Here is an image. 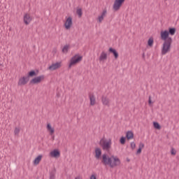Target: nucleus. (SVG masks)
<instances>
[{
  "label": "nucleus",
  "mask_w": 179,
  "mask_h": 179,
  "mask_svg": "<svg viewBox=\"0 0 179 179\" xmlns=\"http://www.w3.org/2000/svg\"><path fill=\"white\" fill-rule=\"evenodd\" d=\"M101 163L103 166H109L110 169L118 167L121 164V160L117 157L112 155L110 157L107 154L102 155Z\"/></svg>",
  "instance_id": "obj_1"
},
{
  "label": "nucleus",
  "mask_w": 179,
  "mask_h": 179,
  "mask_svg": "<svg viewBox=\"0 0 179 179\" xmlns=\"http://www.w3.org/2000/svg\"><path fill=\"white\" fill-rule=\"evenodd\" d=\"M38 75V70L34 71L31 70L28 72L27 76H23L18 80V86H24V85H27L29 80H30V78H34V76H37Z\"/></svg>",
  "instance_id": "obj_2"
},
{
  "label": "nucleus",
  "mask_w": 179,
  "mask_h": 179,
  "mask_svg": "<svg viewBox=\"0 0 179 179\" xmlns=\"http://www.w3.org/2000/svg\"><path fill=\"white\" fill-rule=\"evenodd\" d=\"M171 44H173V38H169L168 41H164L161 52L162 55H166V54L171 51Z\"/></svg>",
  "instance_id": "obj_3"
},
{
  "label": "nucleus",
  "mask_w": 179,
  "mask_h": 179,
  "mask_svg": "<svg viewBox=\"0 0 179 179\" xmlns=\"http://www.w3.org/2000/svg\"><path fill=\"white\" fill-rule=\"evenodd\" d=\"M99 145L101 146L103 150L108 151L111 149V139H109L108 141L104 140V138H101L99 141Z\"/></svg>",
  "instance_id": "obj_4"
},
{
  "label": "nucleus",
  "mask_w": 179,
  "mask_h": 179,
  "mask_svg": "<svg viewBox=\"0 0 179 179\" xmlns=\"http://www.w3.org/2000/svg\"><path fill=\"white\" fill-rule=\"evenodd\" d=\"M83 58V57L79 55H76L75 56H73L70 60L69 68H71L72 66H73V65H76V64H79V62L82 61Z\"/></svg>",
  "instance_id": "obj_5"
},
{
  "label": "nucleus",
  "mask_w": 179,
  "mask_h": 179,
  "mask_svg": "<svg viewBox=\"0 0 179 179\" xmlns=\"http://www.w3.org/2000/svg\"><path fill=\"white\" fill-rule=\"evenodd\" d=\"M124 2L125 0H115L113 6V10H114V12H118V10L121 9L122 3H124Z\"/></svg>",
  "instance_id": "obj_6"
},
{
  "label": "nucleus",
  "mask_w": 179,
  "mask_h": 179,
  "mask_svg": "<svg viewBox=\"0 0 179 179\" xmlns=\"http://www.w3.org/2000/svg\"><path fill=\"white\" fill-rule=\"evenodd\" d=\"M44 78H45L44 75L35 77L30 80L29 85H37L38 83H41V82H43V80Z\"/></svg>",
  "instance_id": "obj_7"
},
{
  "label": "nucleus",
  "mask_w": 179,
  "mask_h": 179,
  "mask_svg": "<svg viewBox=\"0 0 179 179\" xmlns=\"http://www.w3.org/2000/svg\"><path fill=\"white\" fill-rule=\"evenodd\" d=\"M62 66V62H57L56 63H52L48 68V69L49 71H57V69H59Z\"/></svg>",
  "instance_id": "obj_8"
},
{
  "label": "nucleus",
  "mask_w": 179,
  "mask_h": 179,
  "mask_svg": "<svg viewBox=\"0 0 179 179\" xmlns=\"http://www.w3.org/2000/svg\"><path fill=\"white\" fill-rule=\"evenodd\" d=\"M169 31L168 30H165V31H161V38L164 41H169V39L172 38L171 37L169 36Z\"/></svg>",
  "instance_id": "obj_9"
},
{
  "label": "nucleus",
  "mask_w": 179,
  "mask_h": 179,
  "mask_svg": "<svg viewBox=\"0 0 179 179\" xmlns=\"http://www.w3.org/2000/svg\"><path fill=\"white\" fill-rule=\"evenodd\" d=\"M33 20V18H31V16L29 15V14L26 13L24 15V23L27 26L30 24V22Z\"/></svg>",
  "instance_id": "obj_10"
},
{
  "label": "nucleus",
  "mask_w": 179,
  "mask_h": 179,
  "mask_svg": "<svg viewBox=\"0 0 179 179\" xmlns=\"http://www.w3.org/2000/svg\"><path fill=\"white\" fill-rule=\"evenodd\" d=\"M64 26H65L66 30H69V29H71V27L72 26V17H69L66 19V22L64 23Z\"/></svg>",
  "instance_id": "obj_11"
},
{
  "label": "nucleus",
  "mask_w": 179,
  "mask_h": 179,
  "mask_svg": "<svg viewBox=\"0 0 179 179\" xmlns=\"http://www.w3.org/2000/svg\"><path fill=\"white\" fill-rule=\"evenodd\" d=\"M50 155L51 157H55L56 159H58V157L61 156V152L58 150L55 149L50 152Z\"/></svg>",
  "instance_id": "obj_12"
},
{
  "label": "nucleus",
  "mask_w": 179,
  "mask_h": 179,
  "mask_svg": "<svg viewBox=\"0 0 179 179\" xmlns=\"http://www.w3.org/2000/svg\"><path fill=\"white\" fill-rule=\"evenodd\" d=\"M101 101L103 106H110V99L107 96L103 95L101 96Z\"/></svg>",
  "instance_id": "obj_13"
},
{
  "label": "nucleus",
  "mask_w": 179,
  "mask_h": 179,
  "mask_svg": "<svg viewBox=\"0 0 179 179\" xmlns=\"http://www.w3.org/2000/svg\"><path fill=\"white\" fill-rule=\"evenodd\" d=\"M108 52H110V54H113L114 56L115 59H118V52H117V50L113 48H110L108 49Z\"/></svg>",
  "instance_id": "obj_14"
},
{
  "label": "nucleus",
  "mask_w": 179,
  "mask_h": 179,
  "mask_svg": "<svg viewBox=\"0 0 179 179\" xmlns=\"http://www.w3.org/2000/svg\"><path fill=\"white\" fill-rule=\"evenodd\" d=\"M100 157H101V149L96 148L95 149V158L97 159V160H99Z\"/></svg>",
  "instance_id": "obj_15"
},
{
  "label": "nucleus",
  "mask_w": 179,
  "mask_h": 179,
  "mask_svg": "<svg viewBox=\"0 0 179 179\" xmlns=\"http://www.w3.org/2000/svg\"><path fill=\"white\" fill-rule=\"evenodd\" d=\"M41 159H43V155H38L35 159L34 160V166H38L40 164V162H41Z\"/></svg>",
  "instance_id": "obj_16"
},
{
  "label": "nucleus",
  "mask_w": 179,
  "mask_h": 179,
  "mask_svg": "<svg viewBox=\"0 0 179 179\" xmlns=\"http://www.w3.org/2000/svg\"><path fill=\"white\" fill-rule=\"evenodd\" d=\"M90 106H94L96 104V97L94 94H89Z\"/></svg>",
  "instance_id": "obj_17"
},
{
  "label": "nucleus",
  "mask_w": 179,
  "mask_h": 179,
  "mask_svg": "<svg viewBox=\"0 0 179 179\" xmlns=\"http://www.w3.org/2000/svg\"><path fill=\"white\" fill-rule=\"evenodd\" d=\"M106 59H107V53H106L105 52H102L99 58V61L101 62L103 61H106Z\"/></svg>",
  "instance_id": "obj_18"
},
{
  "label": "nucleus",
  "mask_w": 179,
  "mask_h": 179,
  "mask_svg": "<svg viewBox=\"0 0 179 179\" xmlns=\"http://www.w3.org/2000/svg\"><path fill=\"white\" fill-rule=\"evenodd\" d=\"M126 138L127 141H129L130 139H134V132L128 131L126 134Z\"/></svg>",
  "instance_id": "obj_19"
},
{
  "label": "nucleus",
  "mask_w": 179,
  "mask_h": 179,
  "mask_svg": "<svg viewBox=\"0 0 179 179\" xmlns=\"http://www.w3.org/2000/svg\"><path fill=\"white\" fill-rule=\"evenodd\" d=\"M176 31H177V29L174 27H169L168 30V33L169 36H174L176 34Z\"/></svg>",
  "instance_id": "obj_20"
},
{
  "label": "nucleus",
  "mask_w": 179,
  "mask_h": 179,
  "mask_svg": "<svg viewBox=\"0 0 179 179\" xmlns=\"http://www.w3.org/2000/svg\"><path fill=\"white\" fill-rule=\"evenodd\" d=\"M47 129H48V131H49L50 132V135H52V134H54V132H55V130L54 129V128H52L51 127L50 124H47Z\"/></svg>",
  "instance_id": "obj_21"
},
{
  "label": "nucleus",
  "mask_w": 179,
  "mask_h": 179,
  "mask_svg": "<svg viewBox=\"0 0 179 179\" xmlns=\"http://www.w3.org/2000/svg\"><path fill=\"white\" fill-rule=\"evenodd\" d=\"M153 43H155V41L153 40V38L151 37L148 41V45L149 47H153Z\"/></svg>",
  "instance_id": "obj_22"
},
{
  "label": "nucleus",
  "mask_w": 179,
  "mask_h": 179,
  "mask_svg": "<svg viewBox=\"0 0 179 179\" xmlns=\"http://www.w3.org/2000/svg\"><path fill=\"white\" fill-rule=\"evenodd\" d=\"M153 125H154V128H155V129H162V126H160V124H159V122H154Z\"/></svg>",
  "instance_id": "obj_23"
},
{
  "label": "nucleus",
  "mask_w": 179,
  "mask_h": 179,
  "mask_svg": "<svg viewBox=\"0 0 179 179\" xmlns=\"http://www.w3.org/2000/svg\"><path fill=\"white\" fill-rule=\"evenodd\" d=\"M76 13L78 15V17H82V15H83V12L82 11V8H78L76 10Z\"/></svg>",
  "instance_id": "obj_24"
},
{
  "label": "nucleus",
  "mask_w": 179,
  "mask_h": 179,
  "mask_svg": "<svg viewBox=\"0 0 179 179\" xmlns=\"http://www.w3.org/2000/svg\"><path fill=\"white\" fill-rule=\"evenodd\" d=\"M62 51V52H68V51H69V45H65Z\"/></svg>",
  "instance_id": "obj_25"
},
{
  "label": "nucleus",
  "mask_w": 179,
  "mask_h": 179,
  "mask_svg": "<svg viewBox=\"0 0 179 179\" xmlns=\"http://www.w3.org/2000/svg\"><path fill=\"white\" fill-rule=\"evenodd\" d=\"M126 141L127 139L125 138V137L122 136L120 139V143H121V145H125Z\"/></svg>",
  "instance_id": "obj_26"
},
{
  "label": "nucleus",
  "mask_w": 179,
  "mask_h": 179,
  "mask_svg": "<svg viewBox=\"0 0 179 179\" xmlns=\"http://www.w3.org/2000/svg\"><path fill=\"white\" fill-rule=\"evenodd\" d=\"M171 155H172V156H176V155H177V150L172 148L171 150Z\"/></svg>",
  "instance_id": "obj_27"
},
{
  "label": "nucleus",
  "mask_w": 179,
  "mask_h": 179,
  "mask_svg": "<svg viewBox=\"0 0 179 179\" xmlns=\"http://www.w3.org/2000/svg\"><path fill=\"white\" fill-rule=\"evenodd\" d=\"M20 132V129L15 127V129L14 130L15 135H19Z\"/></svg>",
  "instance_id": "obj_28"
},
{
  "label": "nucleus",
  "mask_w": 179,
  "mask_h": 179,
  "mask_svg": "<svg viewBox=\"0 0 179 179\" xmlns=\"http://www.w3.org/2000/svg\"><path fill=\"white\" fill-rule=\"evenodd\" d=\"M107 15V9H104L101 15V16H102V17H104L105 16H106Z\"/></svg>",
  "instance_id": "obj_29"
},
{
  "label": "nucleus",
  "mask_w": 179,
  "mask_h": 179,
  "mask_svg": "<svg viewBox=\"0 0 179 179\" xmlns=\"http://www.w3.org/2000/svg\"><path fill=\"white\" fill-rule=\"evenodd\" d=\"M131 148L134 150L136 148V144H135V142H131Z\"/></svg>",
  "instance_id": "obj_30"
},
{
  "label": "nucleus",
  "mask_w": 179,
  "mask_h": 179,
  "mask_svg": "<svg viewBox=\"0 0 179 179\" xmlns=\"http://www.w3.org/2000/svg\"><path fill=\"white\" fill-rule=\"evenodd\" d=\"M98 20H99V23H101L102 22H103V20H104V17H103V16H99V17H98Z\"/></svg>",
  "instance_id": "obj_31"
},
{
  "label": "nucleus",
  "mask_w": 179,
  "mask_h": 179,
  "mask_svg": "<svg viewBox=\"0 0 179 179\" xmlns=\"http://www.w3.org/2000/svg\"><path fill=\"white\" fill-rule=\"evenodd\" d=\"M143 148H145V144H143V143H140L138 145V148L143 149Z\"/></svg>",
  "instance_id": "obj_32"
},
{
  "label": "nucleus",
  "mask_w": 179,
  "mask_h": 179,
  "mask_svg": "<svg viewBox=\"0 0 179 179\" xmlns=\"http://www.w3.org/2000/svg\"><path fill=\"white\" fill-rule=\"evenodd\" d=\"M90 179H97V175L96 174H92Z\"/></svg>",
  "instance_id": "obj_33"
},
{
  "label": "nucleus",
  "mask_w": 179,
  "mask_h": 179,
  "mask_svg": "<svg viewBox=\"0 0 179 179\" xmlns=\"http://www.w3.org/2000/svg\"><path fill=\"white\" fill-rule=\"evenodd\" d=\"M50 179H55V174H54L53 173H50Z\"/></svg>",
  "instance_id": "obj_34"
},
{
  "label": "nucleus",
  "mask_w": 179,
  "mask_h": 179,
  "mask_svg": "<svg viewBox=\"0 0 179 179\" xmlns=\"http://www.w3.org/2000/svg\"><path fill=\"white\" fill-rule=\"evenodd\" d=\"M142 153V148H138L136 152V155H141Z\"/></svg>",
  "instance_id": "obj_35"
},
{
  "label": "nucleus",
  "mask_w": 179,
  "mask_h": 179,
  "mask_svg": "<svg viewBox=\"0 0 179 179\" xmlns=\"http://www.w3.org/2000/svg\"><path fill=\"white\" fill-rule=\"evenodd\" d=\"M152 96H149V99H148V104H152Z\"/></svg>",
  "instance_id": "obj_36"
},
{
  "label": "nucleus",
  "mask_w": 179,
  "mask_h": 179,
  "mask_svg": "<svg viewBox=\"0 0 179 179\" xmlns=\"http://www.w3.org/2000/svg\"><path fill=\"white\" fill-rule=\"evenodd\" d=\"M142 58H143V59H145V52L143 53V55H142Z\"/></svg>",
  "instance_id": "obj_37"
},
{
  "label": "nucleus",
  "mask_w": 179,
  "mask_h": 179,
  "mask_svg": "<svg viewBox=\"0 0 179 179\" xmlns=\"http://www.w3.org/2000/svg\"><path fill=\"white\" fill-rule=\"evenodd\" d=\"M52 141H55V136H52Z\"/></svg>",
  "instance_id": "obj_38"
},
{
  "label": "nucleus",
  "mask_w": 179,
  "mask_h": 179,
  "mask_svg": "<svg viewBox=\"0 0 179 179\" xmlns=\"http://www.w3.org/2000/svg\"><path fill=\"white\" fill-rule=\"evenodd\" d=\"M75 179H80V176H77Z\"/></svg>",
  "instance_id": "obj_39"
},
{
  "label": "nucleus",
  "mask_w": 179,
  "mask_h": 179,
  "mask_svg": "<svg viewBox=\"0 0 179 179\" xmlns=\"http://www.w3.org/2000/svg\"><path fill=\"white\" fill-rule=\"evenodd\" d=\"M131 160L129 159H127V162H130Z\"/></svg>",
  "instance_id": "obj_40"
},
{
  "label": "nucleus",
  "mask_w": 179,
  "mask_h": 179,
  "mask_svg": "<svg viewBox=\"0 0 179 179\" xmlns=\"http://www.w3.org/2000/svg\"><path fill=\"white\" fill-rule=\"evenodd\" d=\"M165 1H167V0H165Z\"/></svg>",
  "instance_id": "obj_41"
}]
</instances>
